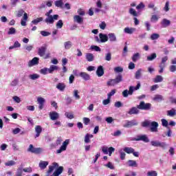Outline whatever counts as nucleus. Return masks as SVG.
Returning <instances> with one entry per match:
<instances>
[{
	"label": "nucleus",
	"mask_w": 176,
	"mask_h": 176,
	"mask_svg": "<svg viewBox=\"0 0 176 176\" xmlns=\"http://www.w3.org/2000/svg\"><path fill=\"white\" fill-rule=\"evenodd\" d=\"M167 60H168V56H165V57L162 58V62L160 64V65H166V61H167Z\"/></svg>",
	"instance_id": "680f3d73"
},
{
	"label": "nucleus",
	"mask_w": 176,
	"mask_h": 176,
	"mask_svg": "<svg viewBox=\"0 0 176 176\" xmlns=\"http://www.w3.org/2000/svg\"><path fill=\"white\" fill-rule=\"evenodd\" d=\"M93 138V135H90L89 133H87L85 136V144L90 143V139Z\"/></svg>",
	"instance_id": "7c9ffc66"
},
{
	"label": "nucleus",
	"mask_w": 176,
	"mask_h": 176,
	"mask_svg": "<svg viewBox=\"0 0 176 176\" xmlns=\"http://www.w3.org/2000/svg\"><path fill=\"white\" fill-rule=\"evenodd\" d=\"M171 24V21L167 19H162L161 25L163 28H167Z\"/></svg>",
	"instance_id": "a211bd4d"
},
{
	"label": "nucleus",
	"mask_w": 176,
	"mask_h": 176,
	"mask_svg": "<svg viewBox=\"0 0 176 176\" xmlns=\"http://www.w3.org/2000/svg\"><path fill=\"white\" fill-rule=\"evenodd\" d=\"M136 29L135 28H125L124 29V32L125 34H129V35H131V34H134V32H135Z\"/></svg>",
	"instance_id": "f3484780"
},
{
	"label": "nucleus",
	"mask_w": 176,
	"mask_h": 176,
	"mask_svg": "<svg viewBox=\"0 0 176 176\" xmlns=\"http://www.w3.org/2000/svg\"><path fill=\"white\" fill-rule=\"evenodd\" d=\"M54 170V166H49V169L47 171V175L46 176H58L60 174H63V172L64 171V167L63 166H59L58 167L56 170L53 173V171ZM52 173H53V174L52 175Z\"/></svg>",
	"instance_id": "f257e3e1"
},
{
	"label": "nucleus",
	"mask_w": 176,
	"mask_h": 176,
	"mask_svg": "<svg viewBox=\"0 0 176 176\" xmlns=\"http://www.w3.org/2000/svg\"><path fill=\"white\" fill-rule=\"evenodd\" d=\"M64 46H65V49H66V50H69V49L72 47V42L66 41L64 43Z\"/></svg>",
	"instance_id": "2f4dec72"
},
{
	"label": "nucleus",
	"mask_w": 176,
	"mask_h": 176,
	"mask_svg": "<svg viewBox=\"0 0 176 176\" xmlns=\"http://www.w3.org/2000/svg\"><path fill=\"white\" fill-rule=\"evenodd\" d=\"M155 83H159L163 82V77L162 76H157L154 79Z\"/></svg>",
	"instance_id": "37998d69"
},
{
	"label": "nucleus",
	"mask_w": 176,
	"mask_h": 176,
	"mask_svg": "<svg viewBox=\"0 0 176 176\" xmlns=\"http://www.w3.org/2000/svg\"><path fill=\"white\" fill-rule=\"evenodd\" d=\"M152 108V104L151 103H145V102H140V104L138 105V109H142L143 111H149Z\"/></svg>",
	"instance_id": "7ed1b4c3"
},
{
	"label": "nucleus",
	"mask_w": 176,
	"mask_h": 176,
	"mask_svg": "<svg viewBox=\"0 0 176 176\" xmlns=\"http://www.w3.org/2000/svg\"><path fill=\"white\" fill-rule=\"evenodd\" d=\"M153 101H157L158 102H160V101H163L164 100V98L162 95H155V96L153 98Z\"/></svg>",
	"instance_id": "bb28decb"
},
{
	"label": "nucleus",
	"mask_w": 176,
	"mask_h": 176,
	"mask_svg": "<svg viewBox=\"0 0 176 176\" xmlns=\"http://www.w3.org/2000/svg\"><path fill=\"white\" fill-rule=\"evenodd\" d=\"M28 152H31V153H34L35 155H39L42 152L41 148H35L34 145L30 144L29 148H28Z\"/></svg>",
	"instance_id": "39448f33"
},
{
	"label": "nucleus",
	"mask_w": 176,
	"mask_h": 176,
	"mask_svg": "<svg viewBox=\"0 0 176 176\" xmlns=\"http://www.w3.org/2000/svg\"><path fill=\"white\" fill-rule=\"evenodd\" d=\"M137 10H142V9H145V4L144 3L140 2L139 5L136 6Z\"/></svg>",
	"instance_id": "c03bdc74"
},
{
	"label": "nucleus",
	"mask_w": 176,
	"mask_h": 176,
	"mask_svg": "<svg viewBox=\"0 0 176 176\" xmlns=\"http://www.w3.org/2000/svg\"><path fill=\"white\" fill-rule=\"evenodd\" d=\"M102 152L104 153V155H109L111 156V147L107 146H103L102 147Z\"/></svg>",
	"instance_id": "b1692460"
},
{
	"label": "nucleus",
	"mask_w": 176,
	"mask_h": 176,
	"mask_svg": "<svg viewBox=\"0 0 176 176\" xmlns=\"http://www.w3.org/2000/svg\"><path fill=\"white\" fill-rule=\"evenodd\" d=\"M63 25H64V23H63V20H59L56 23V28H63Z\"/></svg>",
	"instance_id": "052dcab7"
},
{
	"label": "nucleus",
	"mask_w": 176,
	"mask_h": 176,
	"mask_svg": "<svg viewBox=\"0 0 176 176\" xmlns=\"http://www.w3.org/2000/svg\"><path fill=\"white\" fill-rule=\"evenodd\" d=\"M176 115V110L175 109H172L168 111V116H175Z\"/></svg>",
	"instance_id": "a18cd8bd"
},
{
	"label": "nucleus",
	"mask_w": 176,
	"mask_h": 176,
	"mask_svg": "<svg viewBox=\"0 0 176 176\" xmlns=\"http://www.w3.org/2000/svg\"><path fill=\"white\" fill-rule=\"evenodd\" d=\"M111 42H118V38H116V35L115 34H111Z\"/></svg>",
	"instance_id": "6e6d98bb"
},
{
	"label": "nucleus",
	"mask_w": 176,
	"mask_h": 176,
	"mask_svg": "<svg viewBox=\"0 0 176 176\" xmlns=\"http://www.w3.org/2000/svg\"><path fill=\"white\" fill-rule=\"evenodd\" d=\"M65 115L66 118H67L68 119H74V114L68 113V112H66L65 113Z\"/></svg>",
	"instance_id": "0e129e2a"
},
{
	"label": "nucleus",
	"mask_w": 176,
	"mask_h": 176,
	"mask_svg": "<svg viewBox=\"0 0 176 176\" xmlns=\"http://www.w3.org/2000/svg\"><path fill=\"white\" fill-rule=\"evenodd\" d=\"M151 41H156V39H159L160 38V35L157 33H153L151 35Z\"/></svg>",
	"instance_id": "58836bf2"
},
{
	"label": "nucleus",
	"mask_w": 176,
	"mask_h": 176,
	"mask_svg": "<svg viewBox=\"0 0 176 176\" xmlns=\"http://www.w3.org/2000/svg\"><path fill=\"white\" fill-rule=\"evenodd\" d=\"M58 69V67L56 65H51L50 67L48 69L49 74H53L54 71H57Z\"/></svg>",
	"instance_id": "c85d7f7f"
},
{
	"label": "nucleus",
	"mask_w": 176,
	"mask_h": 176,
	"mask_svg": "<svg viewBox=\"0 0 176 176\" xmlns=\"http://www.w3.org/2000/svg\"><path fill=\"white\" fill-rule=\"evenodd\" d=\"M41 21H43V17H39L36 19H34L33 21H32V23L36 25V24H38V23H41Z\"/></svg>",
	"instance_id": "a19ab883"
},
{
	"label": "nucleus",
	"mask_w": 176,
	"mask_h": 176,
	"mask_svg": "<svg viewBox=\"0 0 176 176\" xmlns=\"http://www.w3.org/2000/svg\"><path fill=\"white\" fill-rule=\"evenodd\" d=\"M148 176H157V172L156 170H151L147 173Z\"/></svg>",
	"instance_id": "5fc2aeb1"
},
{
	"label": "nucleus",
	"mask_w": 176,
	"mask_h": 176,
	"mask_svg": "<svg viewBox=\"0 0 176 176\" xmlns=\"http://www.w3.org/2000/svg\"><path fill=\"white\" fill-rule=\"evenodd\" d=\"M135 141H143V142H149V138L146 135H140L135 138Z\"/></svg>",
	"instance_id": "9b49d317"
},
{
	"label": "nucleus",
	"mask_w": 176,
	"mask_h": 176,
	"mask_svg": "<svg viewBox=\"0 0 176 176\" xmlns=\"http://www.w3.org/2000/svg\"><path fill=\"white\" fill-rule=\"evenodd\" d=\"M77 12L79 16H85V11L82 8L78 9Z\"/></svg>",
	"instance_id": "69168bd1"
},
{
	"label": "nucleus",
	"mask_w": 176,
	"mask_h": 176,
	"mask_svg": "<svg viewBox=\"0 0 176 176\" xmlns=\"http://www.w3.org/2000/svg\"><path fill=\"white\" fill-rule=\"evenodd\" d=\"M140 87H141V82L140 81L138 82V85L136 87L131 86L129 87V90L125 89L122 92V96L125 98L129 97V96H133V93H134V90H140Z\"/></svg>",
	"instance_id": "f03ea898"
},
{
	"label": "nucleus",
	"mask_w": 176,
	"mask_h": 176,
	"mask_svg": "<svg viewBox=\"0 0 176 176\" xmlns=\"http://www.w3.org/2000/svg\"><path fill=\"white\" fill-rule=\"evenodd\" d=\"M74 97L76 98V100H80V96H79V91L77 89H75L74 91Z\"/></svg>",
	"instance_id": "49530a36"
},
{
	"label": "nucleus",
	"mask_w": 176,
	"mask_h": 176,
	"mask_svg": "<svg viewBox=\"0 0 176 176\" xmlns=\"http://www.w3.org/2000/svg\"><path fill=\"white\" fill-rule=\"evenodd\" d=\"M140 60V53L137 52L136 54H134L132 56V60L133 63H137V61Z\"/></svg>",
	"instance_id": "473e14b6"
},
{
	"label": "nucleus",
	"mask_w": 176,
	"mask_h": 176,
	"mask_svg": "<svg viewBox=\"0 0 176 176\" xmlns=\"http://www.w3.org/2000/svg\"><path fill=\"white\" fill-rule=\"evenodd\" d=\"M37 102L38 104V109L41 111V109H43V107H45V102H46V100L42 97H38L37 98Z\"/></svg>",
	"instance_id": "f8f14e48"
},
{
	"label": "nucleus",
	"mask_w": 176,
	"mask_h": 176,
	"mask_svg": "<svg viewBox=\"0 0 176 176\" xmlns=\"http://www.w3.org/2000/svg\"><path fill=\"white\" fill-rule=\"evenodd\" d=\"M30 79L32 80H35V79H38L39 78V75L34 74L30 76Z\"/></svg>",
	"instance_id": "e2e57ef3"
},
{
	"label": "nucleus",
	"mask_w": 176,
	"mask_h": 176,
	"mask_svg": "<svg viewBox=\"0 0 176 176\" xmlns=\"http://www.w3.org/2000/svg\"><path fill=\"white\" fill-rule=\"evenodd\" d=\"M124 152H126V153L130 154L134 153V148L131 147H125L124 148Z\"/></svg>",
	"instance_id": "e433bc0d"
},
{
	"label": "nucleus",
	"mask_w": 176,
	"mask_h": 176,
	"mask_svg": "<svg viewBox=\"0 0 176 176\" xmlns=\"http://www.w3.org/2000/svg\"><path fill=\"white\" fill-rule=\"evenodd\" d=\"M91 50H95V52H101V48L96 45H91Z\"/></svg>",
	"instance_id": "bf43d9fd"
},
{
	"label": "nucleus",
	"mask_w": 176,
	"mask_h": 176,
	"mask_svg": "<svg viewBox=\"0 0 176 176\" xmlns=\"http://www.w3.org/2000/svg\"><path fill=\"white\" fill-rule=\"evenodd\" d=\"M16 164V162L13 160L8 161V162L5 163V166H7V167H10L12 166H14Z\"/></svg>",
	"instance_id": "09e8293b"
},
{
	"label": "nucleus",
	"mask_w": 176,
	"mask_h": 176,
	"mask_svg": "<svg viewBox=\"0 0 176 176\" xmlns=\"http://www.w3.org/2000/svg\"><path fill=\"white\" fill-rule=\"evenodd\" d=\"M120 82H123V76L122 74H118L116 76V78L111 80V85L115 86V85H118V83H120Z\"/></svg>",
	"instance_id": "423d86ee"
},
{
	"label": "nucleus",
	"mask_w": 176,
	"mask_h": 176,
	"mask_svg": "<svg viewBox=\"0 0 176 176\" xmlns=\"http://www.w3.org/2000/svg\"><path fill=\"white\" fill-rule=\"evenodd\" d=\"M104 67L102 65L98 66L96 70L97 76H98V78H101V76H104Z\"/></svg>",
	"instance_id": "dca6fc26"
},
{
	"label": "nucleus",
	"mask_w": 176,
	"mask_h": 176,
	"mask_svg": "<svg viewBox=\"0 0 176 176\" xmlns=\"http://www.w3.org/2000/svg\"><path fill=\"white\" fill-rule=\"evenodd\" d=\"M69 144V139L65 140V141L63 142L60 148L56 150V153H61V152H64V151H67V146H68Z\"/></svg>",
	"instance_id": "0eeeda50"
},
{
	"label": "nucleus",
	"mask_w": 176,
	"mask_h": 176,
	"mask_svg": "<svg viewBox=\"0 0 176 176\" xmlns=\"http://www.w3.org/2000/svg\"><path fill=\"white\" fill-rule=\"evenodd\" d=\"M65 83L64 82H58L56 85V89H58V90H60V91H64L65 90Z\"/></svg>",
	"instance_id": "393cba45"
},
{
	"label": "nucleus",
	"mask_w": 176,
	"mask_h": 176,
	"mask_svg": "<svg viewBox=\"0 0 176 176\" xmlns=\"http://www.w3.org/2000/svg\"><path fill=\"white\" fill-rule=\"evenodd\" d=\"M38 166L41 170H45V168L49 166V162L46 161H41Z\"/></svg>",
	"instance_id": "a878e982"
},
{
	"label": "nucleus",
	"mask_w": 176,
	"mask_h": 176,
	"mask_svg": "<svg viewBox=\"0 0 176 176\" xmlns=\"http://www.w3.org/2000/svg\"><path fill=\"white\" fill-rule=\"evenodd\" d=\"M46 50H47V45L45 44L38 48V56H40V57H44L45 54H46Z\"/></svg>",
	"instance_id": "9d476101"
},
{
	"label": "nucleus",
	"mask_w": 176,
	"mask_h": 176,
	"mask_svg": "<svg viewBox=\"0 0 176 176\" xmlns=\"http://www.w3.org/2000/svg\"><path fill=\"white\" fill-rule=\"evenodd\" d=\"M79 76L82 78L84 80H90V75L86 72H80Z\"/></svg>",
	"instance_id": "412c9836"
},
{
	"label": "nucleus",
	"mask_w": 176,
	"mask_h": 176,
	"mask_svg": "<svg viewBox=\"0 0 176 176\" xmlns=\"http://www.w3.org/2000/svg\"><path fill=\"white\" fill-rule=\"evenodd\" d=\"M156 57H157L156 53H153L151 56H147V61H153Z\"/></svg>",
	"instance_id": "72a5a7b5"
},
{
	"label": "nucleus",
	"mask_w": 176,
	"mask_h": 176,
	"mask_svg": "<svg viewBox=\"0 0 176 176\" xmlns=\"http://www.w3.org/2000/svg\"><path fill=\"white\" fill-rule=\"evenodd\" d=\"M151 144L152 146H160L163 149H166V146H167V144H166V142H161L160 141H151Z\"/></svg>",
	"instance_id": "6e6552de"
},
{
	"label": "nucleus",
	"mask_w": 176,
	"mask_h": 176,
	"mask_svg": "<svg viewBox=\"0 0 176 176\" xmlns=\"http://www.w3.org/2000/svg\"><path fill=\"white\" fill-rule=\"evenodd\" d=\"M129 115H138L140 113V110L138 107H132L128 111Z\"/></svg>",
	"instance_id": "6ab92c4d"
},
{
	"label": "nucleus",
	"mask_w": 176,
	"mask_h": 176,
	"mask_svg": "<svg viewBox=\"0 0 176 176\" xmlns=\"http://www.w3.org/2000/svg\"><path fill=\"white\" fill-rule=\"evenodd\" d=\"M151 122L149 120H145L143 122H142V127H149L151 126Z\"/></svg>",
	"instance_id": "de8ad7c7"
},
{
	"label": "nucleus",
	"mask_w": 176,
	"mask_h": 176,
	"mask_svg": "<svg viewBox=\"0 0 176 176\" xmlns=\"http://www.w3.org/2000/svg\"><path fill=\"white\" fill-rule=\"evenodd\" d=\"M38 64H39V58L34 57L29 61L28 67H34V65H38Z\"/></svg>",
	"instance_id": "2eb2a0df"
},
{
	"label": "nucleus",
	"mask_w": 176,
	"mask_h": 176,
	"mask_svg": "<svg viewBox=\"0 0 176 176\" xmlns=\"http://www.w3.org/2000/svg\"><path fill=\"white\" fill-rule=\"evenodd\" d=\"M54 20H58V14H54V16H47V18L45 19V23L47 24H54Z\"/></svg>",
	"instance_id": "20e7f679"
},
{
	"label": "nucleus",
	"mask_w": 176,
	"mask_h": 176,
	"mask_svg": "<svg viewBox=\"0 0 176 176\" xmlns=\"http://www.w3.org/2000/svg\"><path fill=\"white\" fill-rule=\"evenodd\" d=\"M164 10L165 12H168V10H170V2L169 1L166 2L165 6L164 8Z\"/></svg>",
	"instance_id": "864d4df0"
},
{
	"label": "nucleus",
	"mask_w": 176,
	"mask_h": 176,
	"mask_svg": "<svg viewBox=\"0 0 176 176\" xmlns=\"http://www.w3.org/2000/svg\"><path fill=\"white\" fill-rule=\"evenodd\" d=\"M21 47V44H20V43H19L18 41H15L14 43V45L9 47V50H12V49H14L16 47Z\"/></svg>",
	"instance_id": "4c0bfd02"
},
{
	"label": "nucleus",
	"mask_w": 176,
	"mask_h": 176,
	"mask_svg": "<svg viewBox=\"0 0 176 176\" xmlns=\"http://www.w3.org/2000/svg\"><path fill=\"white\" fill-rule=\"evenodd\" d=\"M148 8L153 9V12H156V10H157V7H155V4L152 3L148 5Z\"/></svg>",
	"instance_id": "8fccbe9b"
},
{
	"label": "nucleus",
	"mask_w": 176,
	"mask_h": 176,
	"mask_svg": "<svg viewBox=\"0 0 176 176\" xmlns=\"http://www.w3.org/2000/svg\"><path fill=\"white\" fill-rule=\"evenodd\" d=\"M114 72H116V74H119L120 72H123V67H116L114 68Z\"/></svg>",
	"instance_id": "3c124183"
},
{
	"label": "nucleus",
	"mask_w": 176,
	"mask_h": 176,
	"mask_svg": "<svg viewBox=\"0 0 176 176\" xmlns=\"http://www.w3.org/2000/svg\"><path fill=\"white\" fill-rule=\"evenodd\" d=\"M129 14L131 16H133V17H137L138 16V12L134 8H130L129 11Z\"/></svg>",
	"instance_id": "c756f323"
},
{
	"label": "nucleus",
	"mask_w": 176,
	"mask_h": 176,
	"mask_svg": "<svg viewBox=\"0 0 176 176\" xmlns=\"http://www.w3.org/2000/svg\"><path fill=\"white\" fill-rule=\"evenodd\" d=\"M138 124V122H137V120H133L131 121H127L126 124H124V127L130 128L133 127V126H137Z\"/></svg>",
	"instance_id": "4468645a"
},
{
	"label": "nucleus",
	"mask_w": 176,
	"mask_h": 176,
	"mask_svg": "<svg viewBox=\"0 0 176 176\" xmlns=\"http://www.w3.org/2000/svg\"><path fill=\"white\" fill-rule=\"evenodd\" d=\"M23 175V169L21 168H19L17 170V173L16 176H21Z\"/></svg>",
	"instance_id": "774afa93"
},
{
	"label": "nucleus",
	"mask_w": 176,
	"mask_h": 176,
	"mask_svg": "<svg viewBox=\"0 0 176 176\" xmlns=\"http://www.w3.org/2000/svg\"><path fill=\"white\" fill-rule=\"evenodd\" d=\"M142 69H139L135 74V79H140V78H141V75H142Z\"/></svg>",
	"instance_id": "ea45409f"
},
{
	"label": "nucleus",
	"mask_w": 176,
	"mask_h": 176,
	"mask_svg": "<svg viewBox=\"0 0 176 176\" xmlns=\"http://www.w3.org/2000/svg\"><path fill=\"white\" fill-rule=\"evenodd\" d=\"M82 122H83L84 124H85V126H87V124H89V123H90V118L84 117L82 118Z\"/></svg>",
	"instance_id": "4d7b16f0"
},
{
	"label": "nucleus",
	"mask_w": 176,
	"mask_h": 176,
	"mask_svg": "<svg viewBox=\"0 0 176 176\" xmlns=\"http://www.w3.org/2000/svg\"><path fill=\"white\" fill-rule=\"evenodd\" d=\"M128 163L129 167H137L138 166V164H137V162H135V160H129L128 161Z\"/></svg>",
	"instance_id": "f704fd0d"
},
{
	"label": "nucleus",
	"mask_w": 176,
	"mask_h": 176,
	"mask_svg": "<svg viewBox=\"0 0 176 176\" xmlns=\"http://www.w3.org/2000/svg\"><path fill=\"white\" fill-rule=\"evenodd\" d=\"M150 131L151 133H157L158 129L157 128L159 127V123L156 121H153L150 124Z\"/></svg>",
	"instance_id": "1a4fd4ad"
},
{
	"label": "nucleus",
	"mask_w": 176,
	"mask_h": 176,
	"mask_svg": "<svg viewBox=\"0 0 176 176\" xmlns=\"http://www.w3.org/2000/svg\"><path fill=\"white\" fill-rule=\"evenodd\" d=\"M8 35H13L16 34V29L14 28H10L8 32Z\"/></svg>",
	"instance_id": "13d9d810"
},
{
	"label": "nucleus",
	"mask_w": 176,
	"mask_h": 176,
	"mask_svg": "<svg viewBox=\"0 0 176 176\" xmlns=\"http://www.w3.org/2000/svg\"><path fill=\"white\" fill-rule=\"evenodd\" d=\"M107 96H108L107 99L104 100L102 102L104 105H108V104H109V102H111V92H109L107 94Z\"/></svg>",
	"instance_id": "c9c22d12"
},
{
	"label": "nucleus",
	"mask_w": 176,
	"mask_h": 176,
	"mask_svg": "<svg viewBox=\"0 0 176 176\" xmlns=\"http://www.w3.org/2000/svg\"><path fill=\"white\" fill-rule=\"evenodd\" d=\"M99 38H100V42H102V43H104L105 42H108V36L107 34L100 33L99 34Z\"/></svg>",
	"instance_id": "5701e85b"
},
{
	"label": "nucleus",
	"mask_w": 176,
	"mask_h": 176,
	"mask_svg": "<svg viewBox=\"0 0 176 176\" xmlns=\"http://www.w3.org/2000/svg\"><path fill=\"white\" fill-rule=\"evenodd\" d=\"M49 116L51 120H57L60 118V114H58V113H57L56 111L50 112Z\"/></svg>",
	"instance_id": "ddd939ff"
},
{
	"label": "nucleus",
	"mask_w": 176,
	"mask_h": 176,
	"mask_svg": "<svg viewBox=\"0 0 176 176\" xmlns=\"http://www.w3.org/2000/svg\"><path fill=\"white\" fill-rule=\"evenodd\" d=\"M63 5H64L63 0H57L55 1V6L56 8H63Z\"/></svg>",
	"instance_id": "79ce46f5"
},
{
	"label": "nucleus",
	"mask_w": 176,
	"mask_h": 176,
	"mask_svg": "<svg viewBox=\"0 0 176 176\" xmlns=\"http://www.w3.org/2000/svg\"><path fill=\"white\" fill-rule=\"evenodd\" d=\"M35 132L36 133L35 135V138H38L39 135H41V133H42V126L41 125H37L35 126Z\"/></svg>",
	"instance_id": "4be33fe9"
},
{
	"label": "nucleus",
	"mask_w": 176,
	"mask_h": 176,
	"mask_svg": "<svg viewBox=\"0 0 176 176\" xmlns=\"http://www.w3.org/2000/svg\"><path fill=\"white\" fill-rule=\"evenodd\" d=\"M169 69H170V72H175L176 65H170V67H169Z\"/></svg>",
	"instance_id": "338daca9"
},
{
	"label": "nucleus",
	"mask_w": 176,
	"mask_h": 176,
	"mask_svg": "<svg viewBox=\"0 0 176 176\" xmlns=\"http://www.w3.org/2000/svg\"><path fill=\"white\" fill-rule=\"evenodd\" d=\"M74 23H78V24H83V18L79 15H74Z\"/></svg>",
	"instance_id": "aec40b11"
},
{
	"label": "nucleus",
	"mask_w": 176,
	"mask_h": 176,
	"mask_svg": "<svg viewBox=\"0 0 176 176\" xmlns=\"http://www.w3.org/2000/svg\"><path fill=\"white\" fill-rule=\"evenodd\" d=\"M161 122H162V125L164 127H168V121H167V120H166V119H162V120H161Z\"/></svg>",
	"instance_id": "603ef678"
},
{
	"label": "nucleus",
	"mask_w": 176,
	"mask_h": 176,
	"mask_svg": "<svg viewBox=\"0 0 176 176\" xmlns=\"http://www.w3.org/2000/svg\"><path fill=\"white\" fill-rule=\"evenodd\" d=\"M86 59L89 63H91V61H94V55H93V54L91 53H87L86 54Z\"/></svg>",
	"instance_id": "cd10ccee"
}]
</instances>
